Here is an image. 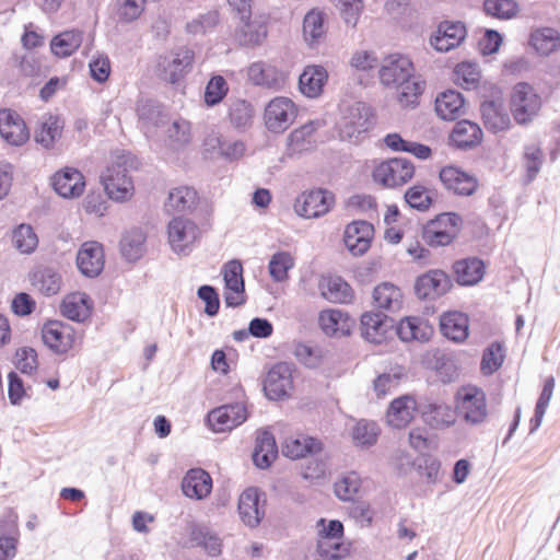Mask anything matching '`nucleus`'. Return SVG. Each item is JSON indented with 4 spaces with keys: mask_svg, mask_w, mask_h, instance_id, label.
I'll return each mask as SVG.
<instances>
[{
    "mask_svg": "<svg viewBox=\"0 0 560 560\" xmlns=\"http://www.w3.org/2000/svg\"><path fill=\"white\" fill-rule=\"evenodd\" d=\"M195 59L194 50L187 47H179L168 55L160 56L158 70L162 80L176 84L183 80L191 70Z\"/></svg>",
    "mask_w": 560,
    "mask_h": 560,
    "instance_id": "obj_5",
    "label": "nucleus"
},
{
    "mask_svg": "<svg viewBox=\"0 0 560 560\" xmlns=\"http://www.w3.org/2000/svg\"><path fill=\"white\" fill-rule=\"evenodd\" d=\"M147 235L140 228L126 231L120 240V253L131 262L139 260L145 253Z\"/></svg>",
    "mask_w": 560,
    "mask_h": 560,
    "instance_id": "obj_43",
    "label": "nucleus"
},
{
    "mask_svg": "<svg viewBox=\"0 0 560 560\" xmlns=\"http://www.w3.org/2000/svg\"><path fill=\"white\" fill-rule=\"evenodd\" d=\"M212 478L202 468H190L182 480V491L185 497L195 500L206 499L212 491Z\"/></svg>",
    "mask_w": 560,
    "mask_h": 560,
    "instance_id": "obj_26",
    "label": "nucleus"
},
{
    "mask_svg": "<svg viewBox=\"0 0 560 560\" xmlns=\"http://www.w3.org/2000/svg\"><path fill=\"white\" fill-rule=\"evenodd\" d=\"M236 37L242 46L254 47L260 45L267 37L266 21L261 16L241 20Z\"/></svg>",
    "mask_w": 560,
    "mask_h": 560,
    "instance_id": "obj_39",
    "label": "nucleus"
},
{
    "mask_svg": "<svg viewBox=\"0 0 560 560\" xmlns=\"http://www.w3.org/2000/svg\"><path fill=\"white\" fill-rule=\"evenodd\" d=\"M422 418L431 428L448 427L453 423L448 406L439 402H429L420 406Z\"/></svg>",
    "mask_w": 560,
    "mask_h": 560,
    "instance_id": "obj_50",
    "label": "nucleus"
},
{
    "mask_svg": "<svg viewBox=\"0 0 560 560\" xmlns=\"http://www.w3.org/2000/svg\"><path fill=\"white\" fill-rule=\"evenodd\" d=\"M295 115V105L290 98L275 97L265 108V125L270 132L281 133L290 127Z\"/></svg>",
    "mask_w": 560,
    "mask_h": 560,
    "instance_id": "obj_14",
    "label": "nucleus"
},
{
    "mask_svg": "<svg viewBox=\"0 0 560 560\" xmlns=\"http://www.w3.org/2000/svg\"><path fill=\"white\" fill-rule=\"evenodd\" d=\"M453 288V281L442 269H431L418 276L413 291L419 300L434 301L445 295Z\"/></svg>",
    "mask_w": 560,
    "mask_h": 560,
    "instance_id": "obj_9",
    "label": "nucleus"
},
{
    "mask_svg": "<svg viewBox=\"0 0 560 560\" xmlns=\"http://www.w3.org/2000/svg\"><path fill=\"white\" fill-rule=\"evenodd\" d=\"M293 266L294 261L290 253L277 252L269 260V275L276 282H282L288 279V272Z\"/></svg>",
    "mask_w": 560,
    "mask_h": 560,
    "instance_id": "obj_59",
    "label": "nucleus"
},
{
    "mask_svg": "<svg viewBox=\"0 0 560 560\" xmlns=\"http://www.w3.org/2000/svg\"><path fill=\"white\" fill-rule=\"evenodd\" d=\"M264 392L270 400H279L289 395L292 388V369L287 362L271 366L264 380Z\"/></svg>",
    "mask_w": 560,
    "mask_h": 560,
    "instance_id": "obj_17",
    "label": "nucleus"
},
{
    "mask_svg": "<svg viewBox=\"0 0 560 560\" xmlns=\"http://www.w3.org/2000/svg\"><path fill=\"white\" fill-rule=\"evenodd\" d=\"M0 136L11 145L20 147L30 138V131L23 118L11 108L0 109Z\"/></svg>",
    "mask_w": 560,
    "mask_h": 560,
    "instance_id": "obj_20",
    "label": "nucleus"
},
{
    "mask_svg": "<svg viewBox=\"0 0 560 560\" xmlns=\"http://www.w3.org/2000/svg\"><path fill=\"white\" fill-rule=\"evenodd\" d=\"M355 322L341 310H325L319 314V325L330 337H345L351 334Z\"/></svg>",
    "mask_w": 560,
    "mask_h": 560,
    "instance_id": "obj_30",
    "label": "nucleus"
},
{
    "mask_svg": "<svg viewBox=\"0 0 560 560\" xmlns=\"http://www.w3.org/2000/svg\"><path fill=\"white\" fill-rule=\"evenodd\" d=\"M415 175L413 163L406 158H393L374 167L373 179L387 188L407 184Z\"/></svg>",
    "mask_w": 560,
    "mask_h": 560,
    "instance_id": "obj_4",
    "label": "nucleus"
},
{
    "mask_svg": "<svg viewBox=\"0 0 560 560\" xmlns=\"http://www.w3.org/2000/svg\"><path fill=\"white\" fill-rule=\"evenodd\" d=\"M65 120L60 115L46 114L35 130V141L45 149H51L61 138Z\"/></svg>",
    "mask_w": 560,
    "mask_h": 560,
    "instance_id": "obj_37",
    "label": "nucleus"
},
{
    "mask_svg": "<svg viewBox=\"0 0 560 560\" xmlns=\"http://www.w3.org/2000/svg\"><path fill=\"white\" fill-rule=\"evenodd\" d=\"M117 15L120 22L131 23L144 11L145 0H117Z\"/></svg>",
    "mask_w": 560,
    "mask_h": 560,
    "instance_id": "obj_63",
    "label": "nucleus"
},
{
    "mask_svg": "<svg viewBox=\"0 0 560 560\" xmlns=\"http://www.w3.org/2000/svg\"><path fill=\"white\" fill-rule=\"evenodd\" d=\"M198 225L190 219L174 217L167 224L168 243L178 255H188L199 236Z\"/></svg>",
    "mask_w": 560,
    "mask_h": 560,
    "instance_id": "obj_8",
    "label": "nucleus"
},
{
    "mask_svg": "<svg viewBox=\"0 0 560 560\" xmlns=\"http://www.w3.org/2000/svg\"><path fill=\"white\" fill-rule=\"evenodd\" d=\"M440 180L447 190L459 196H471L477 187V179L455 166H445L440 171Z\"/></svg>",
    "mask_w": 560,
    "mask_h": 560,
    "instance_id": "obj_25",
    "label": "nucleus"
},
{
    "mask_svg": "<svg viewBox=\"0 0 560 560\" xmlns=\"http://www.w3.org/2000/svg\"><path fill=\"white\" fill-rule=\"evenodd\" d=\"M482 8L486 15L502 21L515 18L520 11L515 0H483Z\"/></svg>",
    "mask_w": 560,
    "mask_h": 560,
    "instance_id": "obj_54",
    "label": "nucleus"
},
{
    "mask_svg": "<svg viewBox=\"0 0 560 560\" xmlns=\"http://www.w3.org/2000/svg\"><path fill=\"white\" fill-rule=\"evenodd\" d=\"M511 113L518 125L529 124L541 108V97L533 85L518 82L513 86L511 94Z\"/></svg>",
    "mask_w": 560,
    "mask_h": 560,
    "instance_id": "obj_3",
    "label": "nucleus"
},
{
    "mask_svg": "<svg viewBox=\"0 0 560 560\" xmlns=\"http://www.w3.org/2000/svg\"><path fill=\"white\" fill-rule=\"evenodd\" d=\"M277 456L278 446L273 434L268 430L258 432L252 454L254 465L260 469H267Z\"/></svg>",
    "mask_w": 560,
    "mask_h": 560,
    "instance_id": "obj_36",
    "label": "nucleus"
},
{
    "mask_svg": "<svg viewBox=\"0 0 560 560\" xmlns=\"http://www.w3.org/2000/svg\"><path fill=\"white\" fill-rule=\"evenodd\" d=\"M462 224L463 219L458 213H440L422 225V241L432 248L448 246L457 237Z\"/></svg>",
    "mask_w": 560,
    "mask_h": 560,
    "instance_id": "obj_2",
    "label": "nucleus"
},
{
    "mask_svg": "<svg viewBox=\"0 0 560 560\" xmlns=\"http://www.w3.org/2000/svg\"><path fill=\"white\" fill-rule=\"evenodd\" d=\"M396 334L405 342L413 340L425 342L433 335V327L421 316H407L397 324Z\"/></svg>",
    "mask_w": 560,
    "mask_h": 560,
    "instance_id": "obj_28",
    "label": "nucleus"
},
{
    "mask_svg": "<svg viewBox=\"0 0 560 560\" xmlns=\"http://www.w3.org/2000/svg\"><path fill=\"white\" fill-rule=\"evenodd\" d=\"M197 199L198 194L194 188L182 186L170 191L165 207L168 211L185 212L195 207Z\"/></svg>",
    "mask_w": 560,
    "mask_h": 560,
    "instance_id": "obj_49",
    "label": "nucleus"
},
{
    "mask_svg": "<svg viewBox=\"0 0 560 560\" xmlns=\"http://www.w3.org/2000/svg\"><path fill=\"white\" fill-rule=\"evenodd\" d=\"M456 282L462 287L479 283L485 276L486 265L478 257H466L456 260L452 266Z\"/></svg>",
    "mask_w": 560,
    "mask_h": 560,
    "instance_id": "obj_31",
    "label": "nucleus"
},
{
    "mask_svg": "<svg viewBox=\"0 0 560 560\" xmlns=\"http://www.w3.org/2000/svg\"><path fill=\"white\" fill-rule=\"evenodd\" d=\"M229 92V85L225 79L222 75H213L208 81L203 101L208 107H213L220 104Z\"/></svg>",
    "mask_w": 560,
    "mask_h": 560,
    "instance_id": "obj_60",
    "label": "nucleus"
},
{
    "mask_svg": "<svg viewBox=\"0 0 560 560\" xmlns=\"http://www.w3.org/2000/svg\"><path fill=\"white\" fill-rule=\"evenodd\" d=\"M467 28L464 22L444 20L430 36V45L439 52H447L457 48L466 38Z\"/></svg>",
    "mask_w": 560,
    "mask_h": 560,
    "instance_id": "obj_12",
    "label": "nucleus"
},
{
    "mask_svg": "<svg viewBox=\"0 0 560 560\" xmlns=\"http://www.w3.org/2000/svg\"><path fill=\"white\" fill-rule=\"evenodd\" d=\"M436 115L443 120H456L465 114V100L456 90H445L435 100Z\"/></svg>",
    "mask_w": 560,
    "mask_h": 560,
    "instance_id": "obj_38",
    "label": "nucleus"
},
{
    "mask_svg": "<svg viewBox=\"0 0 560 560\" xmlns=\"http://www.w3.org/2000/svg\"><path fill=\"white\" fill-rule=\"evenodd\" d=\"M339 9L343 22L355 27L363 11V0H330Z\"/></svg>",
    "mask_w": 560,
    "mask_h": 560,
    "instance_id": "obj_62",
    "label": "nucleus"
},
{
    "mask_svg": "<svg viewBox=\"0 0 560 560\" xmlns=\"http://www.w3.org/2000/svg\"><path fill=\"white\" fill-rule=\"evenodd\" d=\"M137 159L122 151L115 155V161L101 175V182L108 198L115 201H126L133 194V183L129 171L137 168Z\"/></svg>",
    "mask_w": 560,
    "mask_h": 560,
    "instance_id": "obj_1",
    "label": "nucleus"
},
{
    "mask_svg": "<svg viewBox=\"0 0 560 560\" xmlns=\"http://www.w3.org/2000/svg\"><path fill=\"white\" fill-rule=\"evenodd\" d=\"M480 71L476 63L460 62L454 69V82L464 90L481 89Z\"/></svg>",
    "mask_w": 560,
    "mask_h": 560,
    "instance_id": "obj_56",
    "label": "nucleus"
},
{
    "mask_svg": "<svg viewBox=\"0 0 560 560\" xmlns=\"http://www.w3.org/2000/svg\"><path fill=\"white\" fill-rule=\"evenodd\" d=\"M374 305L380 310L396 312L402 305L401 290L389 282H383L373 291Z\"/></svg>",
    "mask_w": 560,
    "mask_h": 560,
    "instance_id": "obj_44",
    "label": "nucleus"
},
{
    "mask_svg": "<svg viewBox=\"0 0 560 560\" xmlns=\"http://www.w3.org/2000/svg\"><path fill=\"white\" fill-rule=\"evenodd\" d=\"M504 349L503 346L494 341L490 343L482 353L480 370L483 375H491L497 372L503 364L504 361Z\"/></svg>",
    "mask_w": 560,
    "mask_h": 560,
    "instance_id": "obj_58",
    "label": "nucleus"
},
{
    "mask_svg": "<svg viewBox=\"0 0 560 560\" xmlns=\"http://www.w3.org/2000/svg\"><path fill=\"white\" fill-rule=\"evenodd\" d=\"M248 412L243 402L219 406L207 415V422L214 432H226L244 423Z\"/></svg>",
    "mask_w": 560,
    "mask_h": 560,
    "instance_id": "obj_11",
    "label": "nucleus"
},
{
    "mask_svg": "<svg viewBox=\"0 0 560 560\" xmlns=\"http://www.w3.org/2000/svg\"><path fill=\"white\" fill-rule=\"evenodd\" d=\"M395 320L377 312H365L361 315V331L362 337L372 342L381 343L386 338L388 328L394 326Z\"/></svg>",
    "mask_w": 560,
    "mask_h": 560,
    "instance_id": "obj_24",
    "label": "nucleus"
},
{
    "mask_svg": "<svg viewBox=\"0 0 560 560\" xmlns=\"http://www.w3.org/2000/svg\"><path fill=\"white\" fill-rule=\"evenodd\" d=\"M12 243L21 254L30 255L36 250L38 237L32 225L21 223L12 232Z\"/></svg>",
    "mask_w": 560,
    "mask_h": 560,
    "instance_id": "obj_53",
    "label": "nucleus"
},
{
    "mask_svg": "<svg viewBox=\"0 0 560 560\" xmlns=\"http://www.w3.org/2000/svg\"><path fill=\"white\" fill-rule=\"evenodd\" d=\"M413 72V65L407 56L399 54L386 57L380 68L381 82L386 86H397L404 80L409 79Z\"/></svg>",
    "mask_w": 560,
    "mask_h": 560,
    "instance_id": "obj_18",
    "label": "nucleus"
},
{
    "mask_svg": "<svg viewBox=\"0 0 560 560\" xmlns=\"http://www.w3.org/2000/svg\"><path fill=\"white\" fill-rule=\"evenodd\" d=\"M243 265L237 259L225 262L222 267L224 281V303L226 307L236 308L247 301Z\"/></svg>",
    "mask_w": 560,
    "mask_h": 560,
    "instance_id": "obj_7",
    "label": "nucleus"
},
{
    "mask_svg": "<svg viewBox=\"0 0 560 560\" xmlns=\"http://www.w3.org/2000/svg\"><path fill=\"white\" fill-rule=\"evenodd\" d=\"M218 23V11H209L188 22L186 24V32L191 35L206 34L211 32Z\"/></svg>",
    "mask_w": 560,
    "mask_h": 560,
    "instance_id": "obj_64",
    "label": "nucleus"
},
{
    "mask_svg": "<svg viewBox=\"0 0 560 560\" xmlns=\"http://www.w3.org/2000/svg\"><path fill=\"white\" fill-rule=\"evenodd\" d=\"M137 114L139 120L145 126L158 127L164 119L161 103L152 98L140 100L137 104Z\"/></svg>",
    "mask_w": 560,
    "mask_h": 560,
    "instance_id": "obj_55",
    "label": "nucleus"
},
{
    "mask_svg": "<svg viewBox=\"0 0 560 560\" xmlns=\"http://www.w3.org/2000/svg\"><path fill=\"white\" fill-rule=\"evenodd\" d=\"M54 190L62 198H78L85 188L83 174L74 167H65L51 177Z\"/></svg>",
    "mask_w": 560,
    "mask_h": 560,
    "instance_id": "obj_22",
    "label": "nucleus"
},
{
    "mask_svg": "<svg viewBox=\"0 0 560 560\" xmlns=\"http://www.w3.org/2000/svg\"><path fill=\"white\" fill-rule=\"evenodd\" d=\"M320 440L310 435L289 438L282 446V454L291 459H300L322 452Z\"/></svg>",
    "mask_w": 560,
    "mask_h": 560,
    "instance_id": "obj_40",
    "label": "nucleus"
},
{
    "mask_svg": "<svg viewBox=\"0 0 560 560\" xmlns=\"http://www.w3.org/2000/svg\"><path fill=\"white\" fill-rule=\"evenodd\" d=\"M374 234L371 223L358 220L349 223L343 233V242L347 249L354 256H361L368 252Z\"/></svg>",
    "mask_w": 560,
    "mask_h": 560,
    "instance_id": "obj_21",
    "label": "nucleus"
},
{
    "mask_svg": "<svg viewBox=\"0 0 560 560\" xmlns=\"http://www.w3.org/2000/svg\"><path fill=\"white\" fill-rule=\"evenodd\" d=\"M77 266L80 272L88 278H95L104 269V250L97 242H85L77 254Z\"/></svg>",
    "mask_w": 560,
    "mask_h": 560,
    "instance_id": "obj_23",
    "label": "nucleus"
},
{
    "mask_svg": "<svg viewBox=\"0 0 560 560\" xmlns=\"http://www.w3.org/2000/svg\"><path fill=\"white\" fill-rule=\"evenodd\" d=\"M421 362L423 368L435 372L443 383H451L457 377V368L454 360L440 349L427 352Z\"/></svg>",
    "mask_w": 560,
    "mask_h": 560,
    "instance_id": "obj_32",
    "label": "nucleus"
},
{
    "mask_svg": "<svg viewBox=\"0 0 560 560\" xmlns=\"http://www.w3.org/2000/svg\"><path fill=\"white\" fill-rule=\"evenodd\" d=\"M264 493L256 487H249L238 499V514L243 523L252 528L258 526L265 515Z\"/></svg>",
    "mask_w": 560,
    "mask_h": 560,
    "instance_id": "obj_19",
    "label": "nucleus"
},
{
    "mask_svg": "<svg viewBox=\"0 0 560 560\" xmlns=\"http://www.w3.org/2000/svg\"><path fill=\"white\" fill-rule=\"evenodd\" d=\"M530 45L538 54L549 56L560 48V34L552 27L536 30L530 35Z\"/></svg>",
    "mask_w": 560,
    "mask_h": 560,
    "instance_id": "obj_47",
    "label": "nucleus"
},
{
    "mask_svg": "<svg viewBox=\"0 0 560 560\" xmlns=\"http://www.w3.org/2000/svg\"><path fill=\"white\" fill-rule=\"evenodd\" d=\"M317 126V122L308 121L290 132L288 136V150L291 154L305 151L312 145Z\"/></svg>",
    "mask_w": 560,
    "mask_h": 560,
    "instance_id": "obj_51",
    "label": "nucleus"
},
{
    "mask_svg": "<svg viewBox=\"0 0 560 560\" xmlns=\"http://www.w3.org/2000/svg\"><path fill=\"white\" fill-rule=\"evenodd\" d=\"M380 428L376 422L360 420L352 428L351 436L355 445L370 447L377 441Z\"/></svg>",
    "mask_w": 560,
    "mask_h": 560,
    "instance_id": "obj_57",
    "label": "nucleus"
},
{
    "mask_svg": "<svg viewBox=\"0 0 560 560\" xmlns=\"http://www.w3.org/2000/svg\"><path fill=\"white\" fill-rule=\"evenodd\" d=\"M375 124L372 107L364 102H355L350 105L345 116L342 133L352 139L368 132Z\"/></svg>",
    "mask_w": 560,
    "mask_h": 560,
    "instance_id": "obj_15",
    "label": "nucleus"
},
{
    "mask_svg": "<svg viewBox=\"0 0 560 560\" xmlns=\"http://www.w3.org/2000/svg\"><path fill=\"white\" fill-rule=\"evenodd\" d=\"M398 102L404 107H415L419 103V98L424 91L425 82L416 78L413 72L409 79L404 80L397 86Z\"/></svg>",
    "mask_w": 560,
    "mask_h": 560,
    "instance_id": "obj_48",
    "label": "nucleus"
},
{
    "mask_svg": "<svg viewBox=\"0 0 560 560\" xmlns=\"http://www.w3.org/2000/svg\"><path fill=\"white\" fill-rule=\"evenodd\" d=\"M440 329L447 339L463 342L469 335V318L458 311L446 312L440 318Z\"/></svg>",
    "mask_w": 560,
    "mask_h": 560,
    "instance_id": "obj_34",
    "label": "nucleus"
},
{
    "mask_svg": "<svg viewBox=\"0 0 560 560\" xmlns=\"http://www.w3.org/2000/svg\"><path fill=\"white\" fill-rule=\"evenodd\" d=\"M457 411L463 419L471 424L483 422L487 417L486 394L477 387L463 388L457 394Z\"/></svg>",
    "mask_w": 560,
    "mask_h": 560,
    "instance_id": "obj_10",
    "label": "nucleus"
},
{
    "mask_svg": "<svg viewBox=\"0 0 560 560\" xmlns=\"http://www.w3.org/2000/svg\"><path fill=\"white\" fill-rule=\"evenodd\" d=\"M404 198L410 208L419 211L428 210L433 202L429 190L420 184L409 187Z\"/></svg>",
    "mask_w": 560,
    "mask_h": 560,
    "instance_id": "obj_61",
    "label": "nucleus"
},
{
    "mask_svg": "<svg viewBox=\"0 0 560 560\" xmlns=\"http://www.w3.org/2000/svg\"><path fill=\"white\" fill-rule=\"evenodd\" d=\"M335 201L334 195L326 189H313L299 196L294 203L298 215L305 219L319 218L326 214Z\"/></svg>",
    "mask_w": 560,
    "mask_h": 560,
    "instance_id": "obj_13",
    "label": "nucleus"
},
{
    "mask_svg": "<svg viewBox=\"0 0 560 560\" xmlns=\"http://www.w3.org/2000/svg\"><path fill=\"white\" fill-rule=\"evenodd\" d=\"M82 43V34L79 31H65L52 37L50 42L51 52L59 57L66 58L71 56Z\"/></svg>",
    "mask_w": 560,
    "mask_h": 560,
    "instance_id": "obj_46",
    "label": "nucleus"
},
{
    "mask_svg": "<svg viewBox=\"0 0 560 560\" xmlns=\"http://www.w3.org/2000/svg\"><path fill=\"white\" fill-rule=\"evenodd\" d=\"M44 345L56 354H66L74 343V329L60 320H49L42 328Z\"/></svg>",
    "mask_w": 560,
    "mask_h": 560,
    "instance_id": "obj_16",
    "label": "nucleus"
},
{
    "mask_svg": "<svg viewBox=\"0 0 560 560\" xmlns=\"http://www.w3.org/2000/svg\"><path fill=\"white\" fill-rule=\"evenodd\" d=\"M248 77L254 84L267 88L277 86L283 80L280 71L262 61L254 62L249 66Z\"/></svg>",
    "mask_w": 560,
    "mask_h": 560,
    "instance_id": "obj_45",
    "label": "nucleus"
},
{
    "mask_svg": "<svg viewBox=\"0 0 560 560\" xmlns=\"http://www.w3.org/2000/svg\"><path fill=\"white\" fill-rule=\"evenodd\" d=\"M482 137V129L477 122L462 119L453 127L450 141L459 150H470L481 143Z\"/></svg>",
    "mask_w": 560,
    "mask_h": 560,
    "instance_id": "obj_27",
    "label": "nucleus"
},
{
    "mask_svg": "<svg viewBox=\"0 0 560 560\" xmlns=\"http://www.w3.org/2000/svg\"><path fill=\"white\" fill-rule=\"evenodd\" d=\"M327 15L323 10L312 9L303 19V35L308 46L314 47L320 43L327 33Z\"/></svg>",
    "mask_w": 560,
    "mask_h": 560,
    "instance_id": "obj_42",
    "label": "nucleus"
},
{
    "mask_svg": "<svg viewBox=\"0 0 560 560\" xmlns=\"http://www.w3.org/2000/svg\"><path fill=\"white\" fill-rule=\"evenodd\" d=\"M415 408L416 400L411 396L404 395L395 398L386 413L387 423L395 429L405 428L411 421Z\"/></svg>",
    "mask_w": 560,
    "mask_h": 560,
    "instance_id": "obj_41",
    "label": "nucleus"
},
{
    "mask_svg": "<svg viewBox=\"0 0 560 560\" xmlns=\"http://www.w3.org/2000/svg\"><path fill=\"white\" fill-rule=\"evenodd\" d=\"M328 80L327 70L320 65L306 66L299 77V89L308 98H317Z\"/></svg>",
    "mask_w": 560,
    "mask_h": 560,
    "instance_id": "obj_29",
    "label": "nucleus"
},
{
    "mask_svg": "<svg viewBox=\"0 0 560 560\" xmlns=\"http://www.w3.org/2000/svg\"><path fill=\"white\" fill-rule=\"evenodd\" d=\"M480 114L486 129L492 133L505 131L511 126V118L501 98V91L494 84L490 85V98L485 97L480 102Z\"/></svg>",
    "mask_w": 560,
    "mask_h": 560,
    "instance_id": "obj_6",
    "label": "nucleus"
},
{
    "mask_svg": "<svg viewBox=\"0 0 560 560\" xmlns=\"http://www.w3.org/2000/svg\"><path fill=\"white\" fill-rule=\"evenodd\" d=\"M31 284L42 294L52 296L60 291L61 275L50 266L38 265L28 273Z\"/></svg>",
    "mask_w": 560,
    "mask_h": 560,
    "instance_id": "obj_33",
    "label": "nucleus"
},
{
    "mask_svg": "<svg viewBox=\"0 0 560 560\" xmlns=\"http://www.w3.org/2000/svg\"><path fill=\"white\" fill-rule=\"evenodd\" d=\"M322 296L330 303L347 304L353 299V290L338 276L322 277L318 283Z\"/></svg>",
    "mask_w": 560,
    "mask_h": 560,
    "instance_id": "obj_35",
    "label": "nucleus"
},
{
    "mask_svg": "<svg viewBox=\"0 0 560 560\" xmlns=\"http://www.w3.org/2000/svg\"><path fill=\"white\" fill-rule=\"evenodd\" d=\"M254 117L253 105L246 100H234L229 106V118L234 128L245 130L250 127Z\"/></svg>",
    "mask_w": 560,
    "mask_h": 560,
    "instance_id": "obj_52",
    "label": "nucleus"
}]
</instances>
